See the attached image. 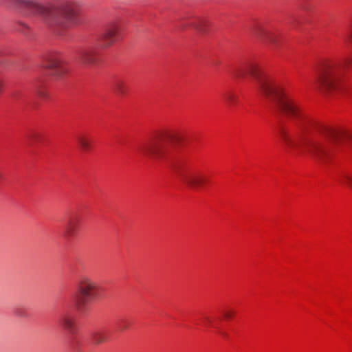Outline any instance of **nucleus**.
I'll return each mask as SVG.
<instances>
[{
    "mask_svg": "<svg viewBox=\"0 0 352 352\" xmlns=\"http://www.w3.org/2000/svg\"><path fill=\"white\" fill-rule=\"evenodd\" d=\"M258 83L261 93L266 97L272 98L281 110L292 115L296 113L297 104L271 78H263Z\"/></svg>",
    "mask_w": 352,
    "mask_h": 352,
    "instance_id": "obj_1",
    "label": "nucleus"
},
{
    "mask_svg": "<svg viewBox=\"0 0 352 352\" xmlns=\"http://www.w3.org/2000/svg\"><path fill=\"white\" fill-rule=\"evenodd\" d=\"M318 82L325 91L331 92L339 87L340 78L336 67L333 65L324 66L322 73L318 77Z\"/></svg>",
    "mask_w": 352,
    "mask_h": 352,
    "instance_id": "obj_2",
    "label": "nucleus"
},
{
    "mask_svg": "<svg viewBox=\"0 0 352 352\" xmlns=\"http://www.w3.org/2000/svg\"><path fill=\"white\" fill-rule=\"evenodd\" d=\"M77 288L82 303L94 299L97 296L98 285L89 276H82L78 280Z\"/></svg>",
    "mask_w": 352,
    "mask_h": 352,
    "instance_id": "obj_3",
    "label": "nucleus"
},
{
    "mask_svg": "<svg viewBox=\"0 0 352 352\" xmlns=\"http://www.w3.org/2000/svg\"><path fill=\"white\" fill-rule=\"evenodd\" d=\"M182 181L188 187L195 190L206 187L209 182L208 176L200 171L189 172L184 175Z\"/></svg>",
    "mask_w": 352,
    "mask_h": 352,
    "instance_id": "obj_4",
    "label": "nucleus"
},
{
    "mask_svg": "<svg viewBox=\"0 0 352 352\" xmlns=\"http://www.w3.org/2000/svg\"><path fill=\"white\" fill-rule=\"evenodd\" d=\"M120 28L118 25H112L107 28L101 37V45L104 47H108L115 43L118 39Z\"/></svg>",
    "mask_w": 352,
    "mask_h": 352,
    "instance_id": "obj_5",
    "label": "nucleus"
},
{
    "mask_svg": "<svg viewBox=\"0 0 352 352\" xmlns=\"http://www.w3.org/2000/svg\"><path fill=\"white\" fill-rule=\"evenodd\" d=\"M78 142L80 149L84 152H88L91 151L93 147V140L92 138L87 135H82L78 137Z\"/></svg>",
    "mask_w": 352,
    "mask_h": 352,
    "instance_id": "obj_6",
    "label": "nucleus"
},
{
    "mask_svg": "<svg viewBox=\"0 0 352 352\" xmlns=\"http://www.w3.org/2000/svg\"><path fill=\"white\" fill-rule=\"evenodd\" d=\"M47 67L50 69H58L60 73L66 72L67 69L65 67V62L60 58H52L48 65Z\"/></svg>",
    "mask_w": 352,
    "mask_h": 352,
    "instance_id": "obj_7",
    "label": "nucleus"
},
{
    "mask_svg": "<svg viewBox=\"0 0 352 352\" xmlns=\"http://www.w3.org/2000/svg\"><path fill=\"white\" fill-rule=\"evenodd\" d=\"M79 230V226L77 221H70L67 226L65 234L68 236H75Z\"/></svg>",
    "mask_w": 352,
    "mask_h": 352,
    "instance_id": "obj_8",
    "label": "nucleus"
},
{
    "mask_svg": "<svg viewBox=\"0 0 352 352\" xmlns=\"http://www.w3.org/2000/svg\"><path fill=\"white\" fill-rule=\"evenodd\" d=\"M63 327L68 330H72L75 324V320L70 316H65L62 319Z\"/></svg>",
    "mask_w": 352,
    "mask_h": 352,
    "instance_id": "obj_9",
    "label": "nucleus"
},
{
    "mask_svg": "<svg viewBox=\"0 0 352 352\" xmlns=\"http://www.w3.org/2000/svg\"><path fill=\"white\" fill-rule=\"evenodd\" d=\"M62 14L67 19H72L76 15V11L72 5H68L63 8Z\"/></svg>",
    "mask_w": 352,
    "mask_h": 352,
    "instance_id": "obj_10",
    "label": "nucleus"
},
{
    "mask_svg": "<svg viewBox=\"0 0 352 352\" xmlns=\"http://www.w3.org/2000/svg\"><path fill=\"white\" fill-rule=\"evenodd\" d=\"M105 336L100 332L95 333L92 336V342L94 344H99L105 342Z\"/></svg>",
    "mask_w": 352,
    "mask_h": 352,
    "instance_id": "obj_11",
    "label": "nucleus"
},
{
    "mask_svg": "<svg viewBox=\"0 0 352 352\" xmlns=\"http://www.w3.org/2000/svg\"><path fill=\"white\" fill-rule=\"evenodd\" d=\"M341 182L344 186L352 190V174L344 175L341 179Z\"/></svg>",
    "mask_w": 352,
    "mask_h": 352,
    "instance_id": "obj_12",
    "label": "nucleus"
},
{
    "mask_svg": "<svg viewBox=\"0 0 352 352\" xmlns=\"http://www.w3.org/2000/svg\"><path fill=\"white\" fill-rule=\"evenodd\" d=\"M145 152L147 155L152 157H156L160 155L159 149L156 148L153 145L147 146L145 149Z\"/></svg>",
    "mask_w": 352,
    "mask_h": 352,
    "instance_id": "obj_13",
    "label": "nucleus"
},
{
    "mask_svg": "<svg viewBox=\"0 0 352 352\" xmlns=\"http://www.w3.org/2000/svg\"><path fill=\"white\" fill-rule=\"evenodd\" d=\"M124 82L123 81H118L115 85V91L119 94H122L124 93Z\"/></svg>",
    "mask_w": 352,
    "mask_h": 352,
    "instance_id": "obj_14",
    "label": "nucleus"
},
{
    "mask_svg": "<svg viewBox=\"0 0 352 352\" xmlns=\"http://www.w3.org/2000/svg\"><path fill=\"white\" fill-rule=\"evenodd\" d=\"M267 41L269 43H270L272 44H275L276 43V40L274 38V35L273 34L268 35L267 37Z\"/></svg>",
    "mask_w": 352,
    "mask_h": 352,
    "instance_id": "obj_15",
    "label": "nucleus"
},
{
    "mask_svg": "<svg viewBox=\"0 0 352 352\" xmlns=\"http://www.w3.org/2000/svg\"><path fill=\"white\" fill-rule=\"evenodd\" d=\"M232 317V313L230 311L224 313V318L226 319H230Z\"/></svg>",
    "mask_w": 352,
    "mask_h": 352,
    "instance_id": "obj_16",
    "label": "nucleus"
},
{
    "mask_svg": "<svg viewBox=\"0 0 352 352\" xmlns=\"http://www.w3.org/2000/svg\"><path fill=\"white\" fill-rule=\"evenodd\" d=\"M89 52H85L82 55V59L85 62H90L91 60H89L87 56L88 55Z\"/></svg>",
    "mask_w": 352,
    "mask_h": 352,
    "instance_id": "obj_17",
    "label": "nucleus"
},
{
    "mask_svg": "<svg viewBox=\"0 0 352 352\" xmlns=\"http://www.w3.org/2000/svg\"><path fill=\"white\" fill-rule=\"evenodd\" d=\"M32 5H33L34 6H35V7H38V4H36V3H32Z\"/></svg>",
    "mask_w": 352,
    "mask_h": 352,
    "instance_id": "obj_18",
    "label": "nucleus"
}]
</instances>
